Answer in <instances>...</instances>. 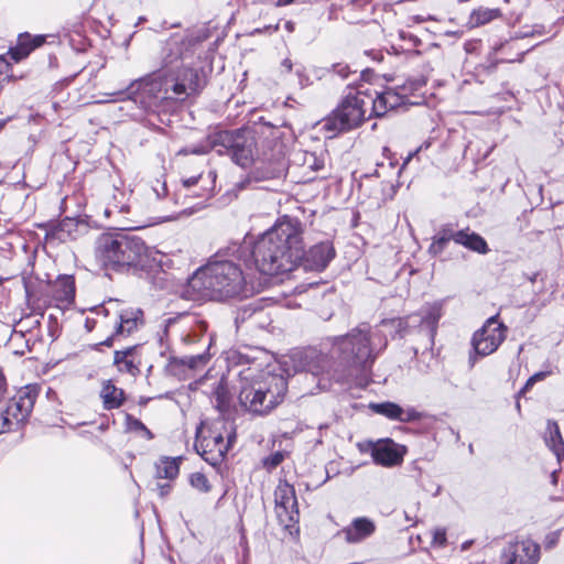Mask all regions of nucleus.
Wrapping results in <instances>:
<instances>
[{
    "label": "nucleus",
    "instance_id": "1",
    "mask_svg": "<svg viewBox=\"0 0 564 564\" xmlns=\"http://www.w3.org/2000/svg\"><path fill=\"white\" fill-rule=\"evenodd\" d=\"M332 355L337 359L333 378L338 382L361 381L377 357L388 345L386 335L366 325H359L343 336L329 338Z\"/></svg>",
    "mask_w": 564,
    "mask_h": 564
},
{
    "label": "nucleus",
    "instance_id": "2",
    "mask_svg": "<svg viewBox=\"0 0 564 564\" xmlns=\"http://www.w3.org/2000/svg\"><path fill=\"white\" fill-rule=\"evenodd\" d=\"M303 227L299 219L279 218L253 243L251 256L256 268L269 275L292 271L304 256Z\"/></svg>",
    "mask_w": 564,
    "mask_h": 564
},
{
    "label": "nucleus",
    "instance_id": "3",
    "mask_svg": "<svg viewBox=\"0 0 564 564\" xmlns=\"http://www.w3.org/2000/svg\"><path fill=\"white\" fill-rule=\"evenodd\" d=\"M188 288L198 297L214 301L252 294L241 268L230 260H215L198 269L188 280Z\"/></svg>",
    "mask_w": 564,
    "mask_h": 564
},
{
    "label": "nucleus",
    "instance_id": "4",
    "mask_svg": "<svg viewBox=\"0 0 564 564\" xmlns=\"http://www.w3.org/2000/svg\"><path fill=\"white\" fill-rule=\"evenodd\" d=\"M95 256L105 268L128 270L144 268L150 258V251L140 237L120 231L102 234L96 240Z\"/></svg>",
    "mask_w": 564,
    "mask_h": 564
},
{
    "label": "nucleus",
    "instance_id": "5",
    "mask_svg": "<svg viewBox=\"0 0 564 564\" xmlns=\"http://www.w3.org/2000/svg\"><path fill=\"white\" fill-rule=\"evenodd\" d=\"M240 406L257 415H265L275 409L284 399L288 391L286 379L282 375L264 373L260 379H253L250 368L240 371Z\"/></svg>",
    "mask_w": 564,
    "mask_h": 564
},
{
    "label": "nucleus",
    "instance_id": "6",
    "mask_svg": "<svg viewBox=\"0 0 564 564\" xmlns=\"http://www.w3.org/2000/svg\"><path fill=\"white\" fill-rule=\"evenodd\" d=\"M254 145L253 137L246 130L220 131L198 144L181 149L177 154L202 155L214 150L219 155H229L236 164L247 167L253 162Z\"/></svg>",
    "mask_w": 564,
    "mask_h": 564
},
{
    "label": "nucleus",
    "instance_id": "7",
    "mask_svg": "<svg viewBox=\"0 0 564 564\" xmlns=\"http://www.w3.org/2000/svg\"><path fill=\"white\" fill-rule=\"evenodd\" d=\"M169 78L153 75L131 83L126 90L110 94L116 100L129 99L139 104L144 110L158 107L169 96Z\"/></svg>",
    "mask_w": 564,
    "mask_h": 564
},
{
    "label": "nucleus",
    "instance_id": "8",
    "mask_svg": "<svg viewBox=\"0 0 564 564\" xmlns=\"http://www.w3.org/2000/svg\"><path fill=\"white\" fill-rule=\"evenodd\" d=\"M366 106L365 93L348 94L326 118L324 128L337 133L358 127L366 119Z\"/></svg>",
    "mask_w": 564,
    "mask_h": 564
},
{
    "label": "nucleus",
    "instance_id": "9",
    "mask_svg": "<svg viewBox=\"0 0 564 564\" xmlns=\"http://www.w3.org/2000/svg\"><path fill=\"white\" fill-rule=\"evenodd\" d=\"M507 327L500 323L497 316L488 318L471 339L476 355L480 357L495 352L506 339Z\"/></svg>",
    "mask_w": 564,
    "mask_h": 564
},
{
    "label": "nucleus",
    "instance_id": "10",
    "mask_svg": "<svg viewBox=\"0 0 564 564\" xmlns=\"http://www.w3.org/2000/svg\"><path fill=\"white\" fill-rule=\"evenodd\" d=\"M203 431L198 430L195 442L196 452L210 465L219 464L229 449L231 436L228 435L227 441L224 435L216 429L209 431L208 436L202 435Z\"/></svg>",
    "mask_w": 564,
    "mask_h": 564
},
{
    "label": "nucleus",
    "instance_id": "11",
    "mask_svg": "<svg viewBox=\"0 0 564 564\" xmlns=\"http://www.w3.org/2000/svg\"><path fill=\"white\" fill-rule=\"evenodd\" d=\"M275 513L279 523L291 528L299 519L295 489L286 481H280L274 490Z\"/></svg>",
    "mask_w": 564,
    "mask_h": 564
},
{
    "label": "nucleus",
    "instance_id": "12",
    "mask_svg": "<svg viewBox=\"0 0 564 564\" xmlns=\"http://www.w3.org/2000/svg\"><path fill=\"white\" fill-rule=\"evenodd\" d=\"M540 560V545L527 539L509 542L501 552V564H536Z\"/></svg>",
    "mask_w": 564,
    "mask_h": 564
},
{
    "label": "nucleus",
    "instance_id": "13",
    "mask_svg": "<svg viewBox=\"0 0 564 564\" xmlns=\"http://www.w3.org/2000/svg\"><path fill=\"white\" fill-rule=\"evenodd\" d=\"M36 395L35 389L25 387L10 399L3 413L8 419H11L12 426L14 424L19 425L28 420L34 406Z\"/></svg>",
    "mask_w": 564,
    "mask_h": 564
},
{
    "label": "nucleus",
    "instance_id": "14",
    "mask_svg": "<svg viewBox=\"0 0 564 564\" xmlns=\"http://www.w3.org/2000/svg\"><path fill=\"white\" fill-rule=\"evenodd\" d=\"M405 88H402V91H397L393 88H387L381 93H376V97L366 95L367 106L371 105V113L376 117H382L388 111L395 109L404 104L406 94L404 93Z\"/></svg>",
    "mask_w": 564,
    "mask_h": 564
},
{
    "label": "nucleus",
    "instance_id": "15",
    "mask_svg": "<svg viewBox=\"0 0 564 564\" xmlns=\"http://www.w3.org/2000/svg\"><path fill=\"white\" fill-rule=\"evenodd\" d=\"M405 454L404 447L391 440H382L373 444L371 457L377 465L384 467L398 466L402 463Z\"/></svg>",
    "mask_w": 564,
    "mask_h": 564
},
{
    "label": "nucleus",
    "instance_id": "16",
    "mask_svg": "<svg viewBox=\"0 0 564 564\" xmlns=\"http://www.w3.org/2000/svg\"><path fill=\"white\" fill-rule=\"evenodd\" d=\"M335 257V249L329 241L313 246L307 253L303 256L306 268L310 270L322 271Z\"/></svg>",
    "mask_w": 564,
    "mask_h": 564
},
{
    "label": "nucleus",
    "instance_id": "17",
    "mask_svg": "<svg viewBox=\"0 0 564 564\" xmlns=\"http://www.w3.org/2000/svg\"><path fill=\"white\" fill-rule=\"evenodd\" d=\"M376 523L367 517L355 518L351 523L341 530L345 541L351 544L360 543L371 536L376 531Z\"/></svg>",
    "mask_w": 564,
    "mask_h": 564
},
{
    "label": "nucleus",
    "instance_id": "18",
    "mask_svg": "<svg viewBox=\"0 0 564 564\" xmlns=\"http://www.w3.org/2000/svg\"><path fill=\"white\" fill-rule=\"evenodd\" d=\"M372 410L390 420H397L400 422H411L420 419V413L414 409H402L400 405L393 402H382L371 405Z\"/></svg>",
    "mask_w": 564,
    "mask_h": 564
},
{
    "label": "nucleus",
    "instance_id": "19",
    "mask_svg": "<svg viewBox=\"0 0 564 564\" xmlns=\"http://www.w3.org/2000/svg\"><path fill=\"white\" fill-rule=\"evenodd\" d=\"M143 312L140 308H126L119 314V322L116 325V334L121 336L130 335L143 321Z\"/></svg>",
    "mask_w": 564,
    "mask_h": 564
},
{
    "label": "nucleus",
    "instance_id": "20",
    "mask_svg": "<svg viewBox=\"0 0 564 564\" xmlns=\"http://www.w3.org/2000/svg\"><path fill=\"white\" fill-rule=\"evenodd\" d=\"M456 243L479 254L489 252L486 240L477 232L470 231L469 228L457 230Z\"/></svg>",
    "mask_w": 564,
    "mask_h": 564
},
{
    "label": "nucleus",
    "instance_id": "21",
    "mask_svg": "<svg viewBox=\"0 0 564 564\" xmlns=\"http://www.w3.org/2000/svg\"><path fill=\"white\" fill-rule=\"evenodd\" d=\"M99 397L104 409L108 411L119 409L126 400L123 390L116 387L110 380L104 381Z\"/></svg>",
    "mask_w": 564,
    "mask_h": 564
},
{
    "label": "nucleus",
    "instance_id": "22",
    "mask_svg": "<svg viewBox=\"0 0 564 564\" xmlns=\"http://www.w3.org/2000/svg\"><path fill=\"white\" fill-rule=\"evenodd\" d=\"M135 347H129L124 350H116L113 362L120 372H127L132 376L139 373V366L135 362Z\"/></svg>",
    "mask_w": 564,
    "mask_h": 564
},
{
    "label": "nucleus",
    "instance_id": "23",
    "mask_svg": "<svg viewBox=\"0 0 564 564\" xmlns=\"http://www.w3.org/2000/svg\"><path fill=\"white\" fill-rule=\"evenodd\" d=\"M456 234L457 230H455L451 224L442 226L433 237V241L429 248L430 253L433 256L441 254L449 241L456 243Z\"/></svg>",
    "mask_w": 564,
    "mask_h": 564
},
{
    "label": "nucleus",
    "instance_id": "24",
    "mask_svg": "<svg viewBox=\"0 0 564 564\" xmlns=\"http://www.w3.org/2000/svg\"><path fill=\"white\" fill-rule=\"evenodd\" d=\"M180 459L175 457H161L155 464V477L174 480L180 473Z\"/></svg>",
    "mask_w": 564,
    "mask_h": 564
},
{
    "label": "nucleus",
    "instance_id": "25",
    "mask_svg": "<svg viewBox=\"0 0 564 564\" xmlns=\"http://www.w3.org/2000/svg\"><path fill=\"white\" fill-rule=\"evenodd\" d=\"M54 299L61 304L68 305L75 296V284L70 276L58 279L54 285Z\"/></svg>",
    "mask_w": 564,
    "mask_h": 564
},
{
    "label": "nucleus",
    "instance_id": "26",
    "mask_svg": "<svg viewBox=\"0 0 564 564\" xmlns=\"http://www.w3.org/2000/svg\"><path fill=\"white\" fill-rule=\"evenodd\" d=\"M44 43V39L41 36L30 40L29 36H20L19 43L15 47L10 48L9 54L12 59L19 62L25 58L34 48L41 46Z\"/></svg>",
    "mask_w": 564,
    "mask_h": 564
},
{
    "label": "nucleus",
    "instance_id": "27",
    "mask_svg": "<svg viewBox=\"0 0 564 564\" xmlns=\"http://www.w3.org/2000/svg\"><path fill=\"white\" fill-rule=\"evenodd\" d=\"M212 400L219 412H226L228 410L230 395L225 378H220L216 382L212 391Z\"/></svg>",
    "mask_w": 564,
    "mask_h": 564
},
{
    "label": "nucleus",
    "instance_id": "28",
    "mask_svg": "<svg viewBox=\"0 0 564 564\" xmlns=\"http://www.w3.org/2000/svg\"><path fill=\"white\" fill-rule=\"evenodd\" d=\"M422 324H425L431 329V335L434 336L437 327V323L442 317V304L432 303L427 304L421 310Z\"/></svg>",
    "mask_w": 564,
    "mask_h": 564
},
{
    "label": "nucleus",
    "instance_id": "29",
    "mask_svg": "<svg viewBox=\"0 0 564 564\" xmlns=\"http://www.w3.org/2000/svg\"><path fill=\"white\" fill-rule=\"evenodd\" d=\"M185 76L189 80L187 86L184 83H173L169 79V90L172 89L178 96L187 94V90L193 93L200 88V78L196 70L189 69Z\"/></svg>",
    "mask_w": 564,
    "mask_h": 564
},
{
    "label": "nucleus",
    "instance_id": "30",
    "mask_svg": "<svg viewBox=\"0 0 564 564\" xmlns=\"http://www.w3.org/2000/svg\"><path fill=\"white\" fill-rule=\"evenodd\" d=\"M500 17L499 9L480 8L471 13V21L475 25H484Z\"/></svg>",
    "mask_w": 564,
    "mask_h": 564
},
{
    "label": "nucleus",
    "instance_id": "31",
    "mask_svg": "<svg viewBox=\"0 0 564 564\" xmlns=\"http://www.w3.org/2000/svg\"><path fill=\"white\" fill-rule=\"evenodd\" d=\"M545 442L552 448V451L558 455L563 444L560 430L556 423H547V433L545 435Z\"/></svg>",
    "mask_w": 564,
    "mask_h": 564
},
{
    "label": "nucleus",
    "instance_id": "32",
    "mask_svg": "<svg viewBox=\"0 0 564 564\" xmlns=\"http://www.w3.org/2000/svg\"><path fill=\"white\" fill-rule=\"evenodd\" d=\"M556 33H557V31L554 30L553 26H550L549 29H546L542 24H535L532 26L531 31L521 33V35L519 37L523 39V37H529V36L534 37V36H543V35H549V37H553L556 35Z\"/></svg>",
    "mask_w": 564,
    "mask_h": 564
},
{
    "label": "nucleus",
    "instance_id": "33",
    "mask_svg": "<svg viewBox=\"0 0 564 564\" xmlns=\"http://www.w3.org/2000/svg\"><path fill=\"white\" fill-rule=\"evenodd\" d=\"M181 365L189 369H198L206 365L207 358L204 355L184 356L180 359Z\"/></svg>",
    "mask_w": 564,
    "mask_h": 564
},
{
    "label": "nucleus",
    "instance_id": "34",
    "mask_svg": "<svg viewBox=\"0 0 564 564\" xmlns=\"http://www.w3.org/2000/svg\"><path fill=\"white\" fill-rule=\"evenodd\" d=\"M128 427L132 432L140 433L147 440H152L153 434L151 431L138 419H133L131 416L128 417Z\"/></svg>",
    "mask_w": 564,
    "mask_h": 564
},
{
    "label": "nucleus",
    "instance_id": "35",
    "mask_svg": "<svg viewBox=\"0 0 564 564\" xmlns=\"http://www.w3.org/2000/svg\"><path fill=\"white\" fill-rule=\"evenodd\" d=\"M189 480H191V485L194 488H196V489H198V490H200L203 492H207L210 489V485L208 482L207 477L204 474H202V473H194V474H192Z\"/></svg>",
    "mask_w": 564,
    "mask_h": 564
},
{
    "label": "nucleus",
    "instance_id": "36",
    "mask_svg": "<svg viewBox=\"0 0 564 564\" xmlns=\"http://www.w3.org/2000/svg\"><path fill=\"white\" fill-rule=\"evenodd\" d=\"M284 460L283 452H275L263 459V466L268 470H272L278 467Z\"/></svg>",
    "mask_w": 564,
    "mask_h": 564
},
{
    "label": "nucleus",
    "instance_id": "37",
    "mask_svg": "<svg viewBox=\"0 0 564 564\" xmlns=\"http://www.w3.org/2000/svg\"><path fill=\"white\" fill-rule=\"evenodd\" d=\"M447 544L446 530L444 528H437L433 531L432 546L444 547Z\"/></svg>",
    "mask_w": 564,
    "mask_h": 564
},
{
    "label": "nucleus",
    "instance_id": "38",
    "mask_svg": "<svg viewBox=\"0 0 564 564\" xmlns=\"http://www.w3.org/2000/svg\"><path fill=\"white\" fill-rule=\"evenodd\" d=\"M545 377H546V372H543V371L534 373L527 380V382H525L524 387L521 389L520 393H525L528 390H530L534 386L535 382L543 380Z\"/></svg>",
    "mask_w": 564,
    "mask_h": 564
},
{
    "label": "nucleus",
    "instance_id": "39",
    "mask_svg": "<svg viewBox=\"0 0 564 564\" xmlns=\"http://www.w3.org/2000/svg\"><path fill=\"white\" fill-rule=\"evenodd\" d=\"M334 73L339 75L341 78H348V76L351 74L350 67L348 64L345 63H336L333 66Z\"/></svg>",
    "mask_w": 564,
    "mask_h": 564
},
{
    "label": "nucleus",
    "instance_id": "40",
    "mask_svg": "<svg viewBox=\"0 0 564 564\" xmlns=\"http://www.w3.org/2000/svg\"><path fill=\"white\" fill-rule=\"evenodd\" d=\"M228 359L237 365L249 362V358L247 356L236 350L229 352Z\"/></svg>",
    "mask_w": 564,
    "mask_h": 564
},
{
    "label": "nucleus",
    "instance_id": "41",
    "mask_svg": "<svg viewBox=\"0 0 564 564\" xmlns=\"http://www.w3.org/2000/svg\"><path fill=\"white\" fill-rule=\"evenodd\" d=\"M12 429L11 419L4 415V413H0V434Z\"/></svg>",
    "mask_w": 564,
    "mask_h": 564
},
{
    "label": "nucleus",
    "instance_id": "42",
    "mask_svg": "<svg viewBox=\"0 0 564 564\" xmlns=\"http://www.w3.org/2000/svg\"><path fill=\"white\" fill-rule=\"evenodd\" d=\"M152 189L158 198L164 197L167 193L166 184L160 181H156V186H153Z\"/></svg>",
    "mask_w": 564,
    "mask_h": 564
},
{
    "label": "nucleus",
    "instance_id": "43",
    "mask_svg": "<svg viewBox=\"0 0 564 564\" xmlns=\"http://www.w3.org/2000/svg\"><path fill=\"white\" fill-rule=\"evenodd\" d=\"M156 490H158L160 497L163 498L170 494L171 485L170 484H158Z\"/></svg>",
    "mask_w": 564,
    "mask_h": 564
},
{
    "label": "nucleus",
    "instance_id": "44",
    "mask_svg": "<svg viewBox=\"0 0 564 564\" xmlns=\"http://www.w3.org/2000/svg\"><path fill=\"white\" fill-rule=\"evenodd\" d=\"M429 147V143L425 144V148ZM424 148V145H421L420 148H417L414 152H410L409 155L405 158L401 169L399 170V172L411 161V159L416 154L419 153L422 149Z\"/></svg>",
    "mask_w": 564,
    "mask_h": 564
},
{
    "label": "nucleus",
    "instance_id": "45",
    "mask_svg": "<svg viewBox=\"0 0 564 564\" xmlns=\"http://www.w3.org/2000/svg\"><path fill=\"white\" fill-rule=\"evenodd\" d=\"M200 180H202V176H197V177H189V178H186V180H184V181H183V185H184L185 187H191V186H193V185L197 184V183H198V181H200Z\"/></svg>",
    "mask_w": 564,
    "mask_h": 564
},
{
    "label": "nucleus",
    "instance_id": "46",
    "mask_svg": "<svg viewBox=\"0 0 564 564\" xmlns=\"http://www.w3.org/2000/svg\"><path fill=\"white\" fill-rule=\"evenodd\" d=\"M281 67L284 68L286 73H290L292 70L293 64L290 58H285L282 61Z\"/></svg>",
    "mask_w": 564,
    "mask_h": 564
},
{
    "label": "nucleus",
    "instance_id": "47",
    "mask_svg": "<svg viewBox=\"0 0 564 564\" xmlns=\"http://www.w3.org/2000/svg\"><path fill=\"white\" fill-rule=\"evenodd\" d=\"M383 155L389 160L390 167L394 169L397 162L392 161L391 159V152L388 148H383Z\"/></svg>",
    "mask_w": 564,
    "mask_h": 564
},
{
    "label": "nucleus",
    "instance_id": "48",
    "mask_svg": "<svg viewBox=\"0 0 564 564\" xmlns=\"http://www.w3.org/2000/svg\"><path fill=\"white\" fill-rule=\"evenodd\" d=\"M118 336L119 335H117L115 332L110 337H108L105 341H102V345L108 346V347L112 346L115 338Z\"/></svg>",
    "mask_w": 564,
    "mask_h": 564
},
{
    "label": "nucleus",
    "instance_id": "49",
    "mask_svg": "<svg viewBox=\"0 0 564 564\" xmlns=\"http://www.w3.org/2000/svg\"><path fill=\"white\" fill-rule=\"evenodd\" d=\"M4 391H6V388H4V378L2 376V372L0 371V400L3 398L4 395Z\"/></svg>",
    "mask_w": 564,
    "mask_h": 564
},
{
    "label": "nucleus",
    "instance_id": "50",
    "mask_svg": "<svg viewBox=\"0 0 564 564\" xmlns=\"http://www.w3.org/2000/svg\"><path fill=\"white\" fill-rule=\"evenodd\" d=\"M308 370L313 373H318V372H322L324 371V367L322 366H308Z\"/></svg>",
    "mask_w": 564,
    "mask_h": 564
},
{
    "label": "nucleus",
    "instance_id": "51",
    "mask_svg": "<svg viewBox=\"0 0 564 564\" xmlns=\"http://www.w3.org/2000/svg\"><path fill=\"white\" fill-rule=\"evenodd\" d=\"M284 28H285V30H286L288 32H290V33H291V32H293V31H294L295 24H294V22H292V21H286V22L284 23Z\"/></svg>",
    "mask_w": 564,
    "mask_h": 564
},
{
    "label": "nucleus",
    "instance_id": "52",
    "mask_svg": "<svg viewBox=\"0 0 564 564\" xmlns=\"http://www.w3.org/2000/svg\"><path fill=\"white\" fill-rule=\"evenodd\" d=\"M212 191H213V189H207V191H205V193L199 194V196L208 198V197H210V196H212Z\"/></svg>",
    "mask_w": 564,
    "mask_h": 564
},
{
    "label": "nucleus",
    "instance_id": "53",
    "mask_svg": "<svg viewBox=\"0 0 564 564\" xmlns=\"http://www.w3.org/2000/svg\"><path fill=\"white\" fill-rule=\"evenodd\" d=\"M208 180H209L212 183H214V182H215V180H216V174H215L214 172H209V173H208Z\"/></svg>",
    "mask_w": 564,
    "mask_h": 564
},
{
    "label": "nucleus",
    "instance_id": "54",
    "mask_svg": "<svg viewBox=\"0 0 564 564\" xmlns=\"http://www.w3.org/2000/svg\"><path fill=\"white\" fill-rule=\"evenodd\" d=\"M469 362H470V365H471V366H474V364H475V357H474V356H471V355H470V357H469Z\"/></svg>",
    "mask_w": 564,
    "mask_h": 564
},
{
    "label": "nucleus",
    "instance_id": "55",
    "mask_svg": "<svg viewBox=\"0 0 564 564\" xmlns=\"http://www.w3.org/2000/svg\"><path fill=\"white\" fill-rule=\"evenodd\" d=\"M4 124H6L4 120L0 121V131L3 129Z\"/></svg>",
    "mask_w": 564,
    "mask_h": 564
},
{
    "label": "nucleus",
    "instance_id": "56",
    "mask_svg": "<svg viewBox=\"0 0 564 564\" xmlns=\"http://www.w3.org/2000/svg\"><path fill=\"white\" fill-rule=\"evenodd\" d=\"M555 542V540H550V543L547 544V546L550 547L553 543Z\"/></svg>",
    "mask_w": 564,
    "mask_h": 564
},
{
    "label": "nucleus",
    "instance_id": "57",
    "mask_svg": "<svg viewBox=\"0 0 564 564\" xmlns=\"http://www.w3.org/2000/svg\"><path fill=\"white\" fill-rule=\"evenodd\" d=\"M310 354H311V355H310L311 357H313V356H316V357H317V354H316L315 351H311Z\"/></svg>",
    "mask_w": 564,
    "mask_h": 564
},
{
    "label": "nucleus",
    "instance_id": "58",
    "mask_svg": "<svg viewBox=\"0 0 564 564\" xmlns=\"http://www.w3.org/2000/svg\"><path fill=\"white\" fill-rule=\"evenodd\" d=\"M377 165L382 167L384 164H383V162H381V163H378Z\"/></svg>",
    "mask_w": 564,
    "mask_h": 564
}]
</instances>
